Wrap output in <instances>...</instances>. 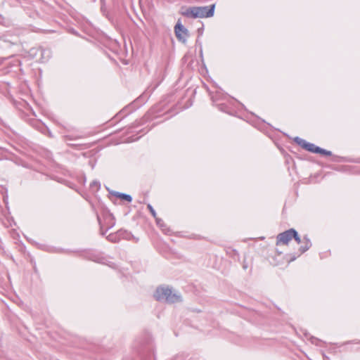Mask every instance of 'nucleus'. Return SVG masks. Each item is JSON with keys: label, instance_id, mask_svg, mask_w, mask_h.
<instances>
[{"label": "nucleus", "instance_id": "1", "mask_svg": "<svg viewBox=\"0 0 360 360\" xmlns=\"http://www.w3.org/2000/svg\"><path fill=\"white\" fill-rule=\"evenodd\" d=\"M154 297L158 301H165L170 304L181 302L182 301L181 295L173 292L172 288L168 287L158 288L154 293Z\"/></svg>", "mask_w": 360, "mask_h": 360}, {"label": "nucleus", "instance_id": "2", "mask_svg": "<svg viewBox=\"0 0 360 360\" xmlns=\"http://www.w3.org/2000/svg\"><path fill=\"white\" fill-rule=\"evenodd\" d=\"M174 32L177 39L182 43H186L189 36L188 30L182 25L180 20L174 26Z\"/></svg>", "mask_w": 360, "mask_h": 360}, {"label": "nucleus", "instance_id": "3", "mask_svg": "<svg viewBox=\"0 0 360 360\" xmlns=\"http://www.w3.org/2000/svg\"><path fill=\"white\" fill-rule=\"evenodd\" d=\"M294 229H290L279 233L276 237V245H288L292 239Z\"/></svg>", "mask_w": 360, "mask_h": 360}, {"label": "nucleus", "instance_id": "4", "mask_svg": "<svg viewBox=\"0 0 360 360\" xmlns=\"http://www.w3.org/2000/svg\"><path fill=\"white\" fill-rule=\"evenodd\" d=\"M214 9L215 4H212L210 6H197L199 18L212 17L214 14Z\"/></svg>", "mask_w": 360, "mask_h": 360}, {"label": "nucleus", "instance_id": "5", "mask_svg": "<svg viewBox=\"0 0 360 360\" xmlns=\"http://www.w3.org/2000/svg\"><path fill=\"white\" fill-rule=\"evenodd\" d=\"M181 15L191 18H199V15L197 11V6H191L186 8L181 12Z\"/></svg>", "mask_w": 360, "mask_h": 360}, {"label": "nucleus", "instance_id": "6", "mask_svg": "<svg viewBox=\"0 0 360 360\" xmlns=\"http://www.w3.org/2000/svg\"><path fill=\"white\" fill-rule=\"evenodd\" d=\"M34 54L40 55V59L43 62H45L51 58V51L49 49H43V48L40 47L36 50V51L34 52Z\"/></svg>", "mask_w": 360, "mask_h": 360}, {"label": "nucleus", "instance_id": "7", "mask_svg": "<svg viewBox=\"0 0 360 360\" xmlns=\"http://www.w3.org/2000/svg\"><path fill=\"white\" fill-rule=\"evenodd\" d=\"M303 245L300 246L299 251L300 255H302L307 252L311 247V242L307 236H304L302 238Z\"/></svg>", "mask_w": 360, "mask_h": 360}, {"label": "nucleus", "instance_id": "8", "mask_svg": "<svg viewBox=\"0 0 360 360\" xmlns=\"http://www.w3.org/2000/svg\"><path fill=\"white\" fill-rule=\"evenodd\" d=\"M112 194L115 197L119 198L121 200H126V201H127L129 202H131V200H132V197L130 195H129V194H126V193H120V192H116V191L113 192Z\"/></svg>", "mask_w": 360, "mask_h": 360}, {"label": "nucleus", "instance_id": "9", "mask_svg": "<svg viewBox=\"0 0 360 360\" xmlns=\"http://www.w3.org/2000/svg\"><path fill=\"white\" fill-rule=\"evenodd\" d=\"M155 221L157 225L161 228V229L167 234H169L170 232V229L167 227V225L165 224L162 219L157 217L155 219Z\"/></svg>", "mask_w": 360, "mask_h": 360}, {"label": "nucleus", "instance_id": "10", "mask_svg": "<svg viewBox=\"0 0 360 360\" xmlns=\"http://www.w3.org/2000/svg\"><path fill=\"white\" fill-rule=\"evenodd\" d=\"M86 257L92 261L100 262H101V257L98 254H96L95 252H87Z\"/></svg>", "mask_w": 360, "mask_h": 360}, {"label": "nucleus", "instance_id": "11", "mask_svg": "<svg viewBox=\"0 0 360 360\" xmlns=\"http://www.w3.org/2000/svg\"><path fill=\"white\" fill-rule=\"evenodd\" d=\"M304 146V150L309 151L311 153H313L314 151V147L316 145H314V143L307 142V143L305 144Z\"/></svg>", "mask_w": 360, "mask_h": 360}, {"label": "nucleus", "instance_id": "12", "mask_svg": "<svg viewBox=\"0 0 360 360\" xmlns=\"http://www.w3.org/2000/svg\"><path fill=\"white\" fill-rule=\"evenodd\" d=\"M292 238L295 239L297 243H302V239H301L300 236H299L297 231L295 229H294Z\"/></svg>", "mask_w": 360, "mask_h": 360}, {"label": "nucleus", "instance_id": "13", "mask_svg": "<svg viewBox=\"0 0 360 360\" xmlns=\"http://www.w3.org/2000/svg\"><path fill=\"white\" fill-rule=\"evenodd\" d=\"M147 208L148 209V210L150 211V214L153 215V217L156 219L157 218V214H156V212H155V210H154V208L153 207V206L150 205V204H148L147 205Z\"/></svg>", "mask_w": 360, "mask_h": 360}, {"label": "nucleus", "instance_id": "14", "mask_svg": "<svg viewBox=\"0 0 360 360\" xmlns=\"http://www.w3.org/2000/svg\"><path fill=\"white\" fill-rule=\"evenodd\" d=\"M107 239L109 240V241H111V242H113V243H116L117 240V236L114 234H110L107 236Z\"/></svg>", "mask_w": 360, "mask_h": 360}, {"label": "nucleus", "instance_id": "15", "mask_svg": "<svg viewBox=\"0 0 360 360\" xmlns=\"http://www.w3.org/2000/svg\"><path fill=\"white\" fill-rule=\"evenodd\" d=\"M98 221H100L99 217H98ZM99 224H101V222H99ZM112 225H113V224H112L111 226H108V227L107 228V229H106V230L103 231V226H102V225H101V224H100V226H101V227H100V229H101V234L102 236H104V235L105 234V233L107 232V231H108L109 229H110V228L112 226Z\"/></svg>", "mask_w": 360, "mask_h": 360}, {"label": "nucleus", "instance_id": "16", "mask_svg": "<svg viewBox=\"0 0 360 360\" xmlns=\"http://www.w3.org/2000/svg\"><path fill=\"white\" fill-rule=\"evenodd\" d=\"M320 154L330 156L332 155V153L330 150L322 148Z\"/></svg>", "mask_w": 360, "mask_h": 360}, {"label": "nucleus", "instance_id": "17", "mask_svg": "<svg viewBox=\"0 0 360 360\" xmlns=\"http://www.w3.org/2000/svg\"><path fill=\"white\" fill-rule=\"evenodd\" d=\"M307 143V142L302 139H301V140L297 143V144L299 146H300L302 148H304V146H305L304 145Z\"/></svg>", "mask_w": 360, "mask_h": 360}, {"label": "nucleus", "instance_id": "18", "mask_svg": "<svg viewBox=\"0 0 360 360\" xmlns=\"http://www.w3.org/2000/svg\"><path fill=\"white\" fill-rule=\"evenodd\" d=\"M321 148H320L319 146H315L314 147V151L313 152V153H321Z\"/></svg>", "mask_w": 360, "mask_h": 360}, {"label": "nucleus", "instance_id": "19", "mask_svg": "<svg viewBox=\"0 0 360 360\" xmlns=\"http://www.w3.org/2000/svg\"><path fill=\"white\" fill-rule=\"evenodd\" d=\"M90 186H91V187H92V188H93V187H94V186L100 187V184H99V182L94 181H93L92 183H91V185H90Z\"/></svg>", "mask_w": 360, "mask_h": 360}, {"label": "nucleus", "instance_id": "20", "mask_svg": "<svg viewBox=\"0 0 360 360\" xmlns=\"http://www.w3.org/2000/svg\"><path fill=\"white\" fill-rule=\"evenodd\" d=\"M311 343L317 345V342L319 341V340L315 338H311Z\"/></svg>", "mask_w": 360, "mask_h": 360}, {"label": "nucleus", "instance_id": "21", "mask_svg": "<svg viewBox=\"0 0 360 360\" xmlns=\"http://www.w3.org/2000/svg\"><path fill=\"white\" fill-rule=\"evenodd\" d=\"M53 252H63V250L59 249V248H54V250L52 251Z\"/></svg>", "mask_w": 360, "mask_h": 360}, {"label": "nucleus", "instance_id": "22", "mask_svg": "<svg viewBox=\"0 0 360 360\" xmlns=\"http://www.w3.org/2000/svg\"><path fill=\"white\" fill-rule=\"evenodd\" d=\"M301 140V138L298 137V136H296L295 139H294V141L297 143L300 141Z\"/></svg>", "mask_w": 360, "mask_h": 360}, {"label": "nucleus", "instance_id": "23", "mask_svg": "<svg viewBox=\"0 0 360 360\" xmlns=\"http://www.w3.org/2000/svg\"><path fill=\"white\" fill-rule=\"evenodd\" d=\"M219 109H220L221 110H223V105H219Z\"/></svg>", "mask_w": 360, "mask_h": 360}, {"label": "nucleus", "instance_id": "24", "mask_svg": "<svg viewBox=\"0 0 360 360\" xmlns=\"http://www.w3.org/2000/svg\"><path fill=\"white\" fill-rule=\"evenodd\" d=\"M198 32H202V30L198 29Z\"/></svg>", "mask_w": 360, "mask_h": 360}, {"label": "nucleus", "instance_id": "25", "mask_svg": "<svg viewBox=\"0 0 360 360\" xmlns=\"http://www.w3.org/2000/svg\"><path fill=\"white\" fill-rule=\"evenodd\" d=\"M198 32H202V30L198 29Z\"/></svg>", "mask_w": 360, "mask_h": 360}]
</instances>
